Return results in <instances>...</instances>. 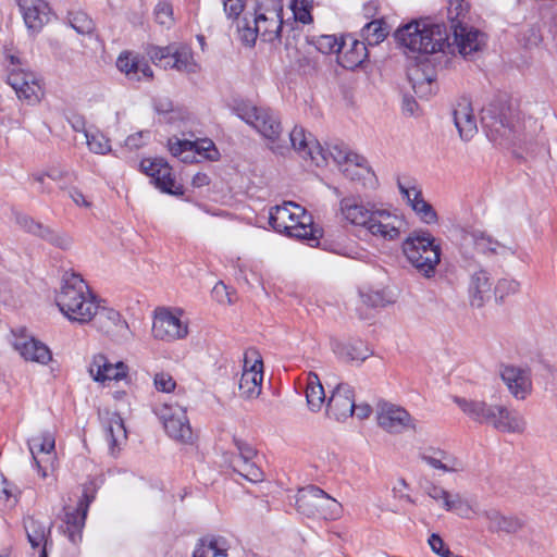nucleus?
Instances as JSON below:
<instances>
[{
  "instance_id": "obj_1",
  "label": "nucleus",
  "mask_w": 557,
  "mask_h": 557,
  "mask_svg": "<svg viewBox=\"0 0 557 557\" xmlns=\"http://www.w3.org/2000/svg\"><path fill=\"white\" fill-rule=\"evenodd\" d=\"M55 304L70 321L86 324L97 313L99 301L81 275L65 273Z\"/></svg>"
},
{
  "instance_id": "obj_2",
  "label": "nucleus",
  "mask_w": 557,
  "mask_h": 557,
  "mask_svg": "<svg viewBox=\"0 0 557 557\" xmlns=\"http://www.w3.org/2000/svg\"><path fill=\"white\" fill-rule=\"evenodd\" d=\"M481 123L488 139L499 146H521L527 141L518 116L502 99L494 100L482 109Z\"/></svg>"
},
{
  "instance_id": "obj_3",
  "label": "nucleus",
  "mask_w": 557,
  "mask_h": 557,
  "mask_svg": "<svg viewBox=\"0 0 557 557\" xmlns=\"http://www.w3.org/2000/svg\"><path fill=\"white\" fill-rule=\"evenodd\" d=\"M395 40L405 53L431 54L449 45V35L444 24L426 21H411L394 33Z\"/></svg>"
},
{
  "instance_id": "obj_4",
  "label": "nucleus",
  "mask_w": 557,
  "mask_h": 557,
  "mask_svg": "<svg viewBox=\"0 0 557 557\" xmlns=\"http://www.w3.org/2000/svg\"><path fill=\"white\" fill-rule=\"evenodd\" d=\"M234 113L251 126L267 141V147L276 154L284 156L289 146L282 138L283 127L278 115L268 107H259L250 101H239Z\"/></svg>"
},
{
  "instance_id": "obj_5",
  "label": "nucleus",
  "mask_w": 557,
  "mask_h": 557,
  "mask_svg": "<svg viewBox=\"0 0 557 557\" xmlns=\"http://www.w3.org/2000/svg\"><path fill=\"white\" fill-rule=\"evenodd\" d=\"M269 223L278 233L319 244L320 231L313 226V218L301 206L287 201L270 209Z\"/></svg>"
},
{
  "instance_id": "obj_6",
  "label": "nucleus",
  "mask_w": 557,
  "mask_h": 557,
  "mask_svg": "<svg viewBox=\"0 0 557 557\" xmlns=\"http://www.w3.org/2000/svg\"><path fill=\"white\" fill-rule=\"evenodd\" d=\"M403 252L408 262L424 277L435 274L441 261V246L436 238L425 230L411 232L403 242Z\"/></svg>"
},
{
  "instance_id": "obj_7",
  "label": "nucleus",
  "mask_w": 557,
  "mask_h": 557,
  "mask_svg": "<svg viewBox=\"0 0 557 557\" xmlns=\"http://www.w3.org/2000/svg\"><path fill=\"white\" fill-rule=\"evenodd\" d=\"M282 10L283 8L278 5L265 12L257 11L253 27L246 20L238 24V34L242 42L251 47L255 45L258 36L269 42L278 39L283 27Z\"/></svg>"
},
{
  "instance_id": "obj_8",
  "label": "nucleus",
  "mask_w": 557,
  "mask_h": 557,
  "mask_svg": "<svg viewBox=\"0 0 557 557\" xmlns=\"http://www.w3.org/2000/svg\"><path fill=\"white\" fill-rule=\"evenodd\" d=\"M297 510L307 517L334 520L342 512V505L315 485L300 488L296 497Z\"/></svg>"
},
{
  "instance_id": "obj_9",
  "label": "nucleus",
  "mask_w": 557,
  "mask_h": 557,
  "mask_svg": "<svg viewBox=\"0 0 557 557\" xmlns=\"http://www.w3.org/2000/svg\"><path fill=\"white\" fill-rule=\"evenodd\" d=\"M156 413L171 438L184 444L193 443L194 432L186 413V408L180 405L164 404L156 409Z\"/></svg>"
},
{
  "instance_id": "obj_10",
  "label": "nucleus",
  "mask_w": 557,
  "mask_h": 557,
  "mask_svg": "<svg viewBox=\"0 0 557 557\" xmlns=\"http://www.w3.org/2000/svg\"><path fill=\"white\" fill-rule=\"evenodd\" d=\"M377 424L391 434L417 431L418 421L401 406L380 401L376 407Z\"/></svg>"
},
{
  "instance_id": "obj_11",
  "label": "nucleus",
  "mask_w": 557,
  "mask_h": 557,
  "mask_svg": "<svg viewBox=\"0 0 557 557\" xmlns=\"http://www.w3.org/2000/svg\"><path fill=\"white\" fill-rule=\"evenodd\" d=\"M14 220L24 232L38 237L59 249L66 250L72 246L73 240L69 234L54 230L49 225H45L41 222L36 221L30 215L22 212H14Z\"/></svg>"
},
{
  "instance_id": "obj_12",
  "label": "nucleus",
  "mask_w": 557,
  "mask_h": 557,
  "mask_svg": "<svg viewBox=\"0 0 557 557\" xmlns=\"http://www.w3.org/2000/svg\"><path fill=\"white\" fill-rule=\"evenodd\" d=\"M188 334L187 323L168 308H157L153 314L152 336L156 339L173 342Z\"/></svg>"
},
{
  "instance_id": "obj_13",
  "label": "nucleus",
  "mask_w": 557,
  "mask_h": 557,
  "mask_svg": "<svg viewBox=\"0 0 557 557\" xmlns=\"http://www.w3.org/2000/svg\"><path fill=\"white\" fill-rule=\"evenodd\" d=\"M404 220L395 211L375 208L366 230L383 240H395L400 236Z\"/></svg>"
},
{
  "instance_id": "obj_14",
  "label": "nucleus",
  "mask_w": 557,
  "mask_h": 557,
  "mask_svg": "<svg viewBox=\"0 0 557 557\" xmlns=\"http://www.w3.org/2000/svg\"><path fill=\"white\" fill-rule=\"evenodd\" d=\"M450 30L454 41L449 45L454 46L453 51L456 49L465 59L471 58L485 46V34L472 26L458 22L450 26Z\"/></svg>"
},
{
  "instance_id": "obj_15",
  "label": "nucleus",
  "mask_w": 557,
  "mask_h": 557,
  "mask_svg": "<svg viewBox=\"0 0 557 557\" xmlns=\"http://www.w3.org/2000/svg\"><path fill=\"white\" fill-rule=\"evenodd\" d=\"M91 322L103 334L112 337L116 342L126 341L131 331L127 322L122 318L119 311L97 306V313L92 317Z\"/></svg>"
},
{
  "instance_id": "obj_16",
  "label": "nucleus",
  "mask_w": 557,
  "mask_h": 557,
  "mask_svg": "<svg viewBox=\"0 0 557 557\" xmlns=\"http://www.w3.org/2000/svg\"><path fill=\"white\" fill-rule=\"evenodd\" d=\"M141 168L161 191L175 196L184 194L183 186L176 184L171 168L164 160H144Z\"/></svg>"
},
{
  "instance_id": "obj_17",
  "label": "nucleus",
  "mask_w": 557,
  "mask_h": 557,
  "mask_svg": "<svg viewBox=\"0 0 557 557\" xmlns=\"http://www.w3.org/2000/svg\"><path fill=\"white\" fill-rule=\"evenodd\" d=\"M94 500V495L84 490L76 508L65 507L64 523L66 525V534L73 544L82 541V533L85 527V521L90 504Z\"/></svg>"
},
{
  "instance_id": "obj_18",
  "label": "nucleus",
  "mask_w": 557,
  "mask_h": 557,
  "mask_svg": "<svg viewBox=\"0 0 557 557\" xmlns=\"http://www.w3.org/2000/svg\"><path fill=\"white\" fill-rule=\"evenodd\" d=\"M500 376L516 399L523 400L531 394L532 377L530 369L508 364L502 369Z\"/></svg>"
},
{
  "instance_id": "obj_19",
  "label": "nucleus",
  "mask_w": 557,
  "mask_h": 557,
  "mask_svg": "<svg viewBox=\"0 0 557 557\" xmlns=\"http://www.w3.org/2000/svg\"><path fill=\"white\" fill-rule=\"evenodd\" d=\"M55 438L52 432L44 431L28 441V447L41 478L48 476L47 463L51 462Z\"/></svg>"
},
{
  "instance_id": "obj_20",
  "label": "nucleus",
  "mask_w": 557,
  "mask_h": 557,
  "mask_svg": "<svg viewBox=\"0 0 557 557\" xmlns=\"http://www.w3.org/2000/svg\"><path fill=\"white\" fill-rule=\"evenodd\" d=\"M355 411L354 389L346 383H339L333 391L327 404L326 412L330 417L341 421L351 417Z\"/></svg>"
},
{
  "instance_id": "obj_21",
  "label": "nucleus",
  "mask_w": 557,
  "mask_h": 557,
  "mask_svg": "<svg viewBox=\"0 0 557 557\" xmlns=\"http://www.w3.org/2000/svg\"><path fill=\"white\" fill-rule=\"evenodd\" d=\"M116 67L133 82L149 81L153 73L148 62L132 52H122L116 60Z\"/></svg>"
},
{
  "instance_id": "obj_22",
  "label": "nucleus",
  "mask_w": 557,
  "mask_h": 557,
  "mask_svg": "<svg viewBox=\"0 0 557 557\" xmlns=\"http://www.w3.org/2000/svg\"><path fill=\"white\" fill-rule=\"evenodd\" d=\"M290 147L297 151L304 159L309 158L318 161V156L325 160L324 149L320 143L310 133L300 126H295L289 133Z\"/></svg>"
},
{
  "instance_id": "obj_23",
  "label": "nucleus",
  "mask_w": 557,
  "mask_h": 557,
  "mask_svg": "<svg viewBox=\"0 0 557 557\" xmlns=\"http://www.w3.org/2000/svg\"><path fill=\"white\" fill-rule=\"evenodd\" d=\"M374 209V206L363 205L356 197H345L339 201L341 216L351 225L363 228L369 224Z\"/></svg>"
},
{
  "instance_id": "obj_24",
  "label": "nucleus",
  "mask_w": 557,
  "mask_h": 557,
  "mask_svg": "<svg viewBox=\"0 0 557 557\" xmlns=\"http://www.w3.org/2000/svg\"><path fill=\"white\" fill-rule=\"evenodd\" d=\"M399 190L408 205L418 215V218L425 224H435L438 216L431 203L424 200L422 191L416 186L406 187L400 182L398 183Z\"/></svg>"
},
{
  "instance_id": "obj_25",
  "label": "nucleus",
  "mask_w": 557,
  "mask_h": 557,
  "mask_svg": "<svg viewBox=\"0 0 557 557\" xmlns=\"http://www.w3.org/2000/svg\"><path fill=\"white\" fill-rule=\"evenodd\" d=\"M454 400L461 411L472 421L493 426L497 405L462 397H455Z\"/></svg>"
},
{
  "instance_id": "obj_26",
  "label": "nucleus",
  "mask_w": 557,
  "mask_h": 557,
  "mask_svg": "<svg viewBox=\"0 0 557 557\" xmlns=\"http://www.w3.org/2000/svg\"><path fill=\"white\" fill-rule=\"evenodd\" d=\"M89 373L97 382L119 381L126 376L127 366L122 361L111 363L106 356L97 355L89 366Z\"/></svg>"
},
{
  "instance_id": "obj_27",
  "label": "nucleus",
  "mask_w": 557,
  "mask_h": 557,
  "mask_svg": "<svg viewBox=\"0 0 557 557\" xmlns=\"http://www.w3.org/2000/svg\"><path fill=\"white\" fill-rule=\"evenodd\" d=\"M493 428L499 432L521 434L527 428V421L518 410L497 405Z\"/></svg>"
},
{
  "instance_id": "obj_28",
  "label": "nucleus",
  "mask_w": 557,
  "mask_h": 557,
  "mask_svg": "<svg viewBox=\"0 0 557 557\" xmlns=\"http://www.w3.org/2000/svg\"><path fill=\"white\" fill-rule=\"evenodd\" d=\"M23 527L32 548L48 549L51 544L52 522L46 524L34 516H26L23 519Z\"/></svg>"
},
{
  "instance_id": "obj_29",
  "label": "nucleus",
  "mask_w": 557,
  "mask_h": 557,
  "mask_svg": "<svg viewBox=\"0 0 557 557\" xmlns=\"http://www.w3.org/2000/svg\"><path fill=\"white\" fill-rule=\"evenodd\" d=\"M13 345L25 360L36 361L42 364L51 360L49 348L41 342L28 337L24 334V331H22L21 335L15 337Z\"/></svg>"
},
{
  "instance_id": "obj_30",
  "label": "nucleus",
  "mask_w": 557,
  "mask_h": 557,
  "mask_svg": "<svg viewBox=\"0 0 557 557\" xmlns=\"http://www.w3.org/2000/svg\"><path fill=\"white\" fill-rule=\"evenodd\" d=\"M263 382V361L255 359L253 366L247 371H243L239 380V395L244 399H255L259 397Z\"/></svg>"
},
{
  "instance_id": "obj_31",
  "label": "nucleus",
  "mask_w": 557,
  "mask_h": 557,
  "mask_svg": "<svg viewBox=\"0 0 557 557\" xmlns=\"http://www.w3.org/2000/svg\"><path fill=\"white\" fill-rule=\"evenodd\" d=\"M486 521V528L492 533L513 534L523 528V521L515 516L503 515L497 509H488L481 512Z\"/></svg>"
},
{
  "instance_id": "obj_32",
  "label": "nucleus",
  "mask_w": 557,
  "mask_h": 557,
  "mask_svg": "<svg viewBox=\"0 0 557 557\" xmlns=\"http://www.w3.org/2000/svg\"><path fill=\"white\" fill-rule=\"evenodd\" d=\"M454 123L458 129L459 136L463 140L471 139L478 132L476 120L471 108V103L462 99L459 101L453 112Z\"/></svg>"
},
{
  "instance_id": "obj_33",
  "label": "nucleus",
  "mask_w": 557,
  "mask_h": 557,
  "mask_svg": "<svg viewBox=\"0 0 557 557\" xmlns=\"http://www.w3.org/2000/svg\"><path fill=\"white\" fill-rule=\"evenodd\" d=\"M471 306L481 308L492 297V282L485 270H479L471 275L469 285Z\"/></svg>"
},
{
  "instance_id": "obj_34",
  "label": "nucleus",
  "mask_w": 557,
  "mask_h": 557,
  "mask_svg": "<svg viewBox=\"0 0 557 557\" xmlns=\"http://www.w3.org/2000/svg\"><path fill=\"white\" fill-rule=\"evenodd\" d=\"M419 457L432 468L444 472H458L463 470V463L459 459L441 449L426 448L420 451Z\"/></svg>"
},
{
  "instance_id": "obj_35",
  "label": "nucleus",
  "mask_w": 557,
  "mask_h": 557,
  "mask_svg": "<svg viewBox=\"0 0 557 557\" xmlns=\"http://www.w3.org/2000/svg\"><path fill=\"white\" fill-rule=\"evenodd\" d=\"M408 79L417 95H426L431 91V84L434 81V71L426 63H417L408 67Z\"/></svg>"
},
{
  "instance_id": "obj_36",
  "label": "nucleus",
  "mask_w": 557,
  "mask_h": 557,
  "mask_svg": "<svg viewBox=\"0 0 557 557\" xmlns=\"http://www.w3.org/2000/svg\"><path fill=\"white\" fill-rule=\"evenodd\" d=\"M106 438L112 455L120 449L122 443L126 441V429L120 414L113 413L104 423Z\"/></svg>"
},
{
  "instance_id": "obj_37",
  "label": "nucleus",
  "mask_w": 557,
  "mask_h": 557,
  "mask_svg": "<svg viewBox=\"0 0 557 557\" xmlns=\"http://www.w3.org/2000/svg\"><path fill=\"white\" fill-rule=\"evenodd\" d=\"M326 152L334 160V162L341 166V169L350 162L351 164L361 166L359 170L368 172L366 168V158L349 151V149L344 144H333L327 148L326 151L324 150L325 156Z\"/></svg>"
},
{
  "instance_id": "obj_38",
  "label": "nucleus",
  "mask_w": 557,
  "mask_h": 557,
  "mask_svg": "<svg viewBox=\"0 0 557 557\" xmlns=\"http://www.w3.org/2000/svg\"><path fill=\"white\" fill-rule=\"evenodd\" d=\"M475 249L484 255H512L511 247L500 244L483 232L474 231L471 234Z\"/></svg>"
},
{
  "instance_id": "obj_39",
  "label": "nucleus",
  "mask_w": 557,
  "mask_h": 557,
  "mask_svg": "<svg viewBox=\"0 0 557 557\" xmlns=\"http://www.w3.org/2000/svg\"><path fill=\"white\" fill-rule=\"evenodd\" d=\"M306 398L311 411H319L325 401L324 388L315 373H309L306 387Z\"/></svg>"
},
{
  "instance_id": "obj_40",
  "label": "nucleus",
  "mask_w": 557,
  "mask_h": 557,
  "mask_svg": "<svg viewBox=\"0 0 557 557\" xmlns=\"http://www.w3.org/2000/svg\"><path fill=\"white\" fill-rule=\"evenodd\" d=\"M389 27L383 20H373L366 24L361 30L362 39L368 46H377L388 35Z\"/></svg>"
},
{
  "instance_id": "obj_41",
  "label": "nucleus",
  "mask_w": 557,
  "mask_h": 557,
  "mask_svg": "<svg viewBox=\"0 0 557 557\" xmlns=\"http://www.w3.org/2000/svg\"><path fill=\"white\" fill-rule=\"evenodd\" d=\"M336 352L347 361H364L372 355V351L361 341L349 342L345 345H338Z\"/></svg>"
},
{
  "instance_id": "obj_42",
  "label": "nucleus",
  "mask_w": 557,
  "mask_h": 557,
  "mask_svg": "<svg viewBox=\"0 0 557 557\" xmlns=\"http://www.w3.org/2000/svg\"><path fill=\"white\" fill-rule=\"evenodd\" d=\"M18 5L22 11L26 26L33 30L40 29L47 20V15L45 13V9L47 8V5L41 2L27 8H25L22 3H20Z\"/></svg>"
},
{
  "instance_id": "obj_43",
  "label": "nucleus",
  "mask_w": 557,
  "mask_h": 557,
  "mask_svg": "<svg viewBox=\"0 0 557 557\" xmlns=\"http://www.w3.org/2000/svg\"><path fill=\"white\" fill-rule=\"evenodd\" d=\"M195 147H197L196 143L189 140H181L177 137L169 139V150L171 154L184 163H191L195 161Z\"/></svg>"
},
{
  "instance_id": "obj_44",
  "label": "nucleus",
  "mask_w": 557,
  "mask_h": 557,
  "mask_svg": "<svg viewBox=\"0 0 557 557\" xmlns=\"http://www.w3.org/2000/svg\"><path fill=\"white\" fill-rule=\"evenodd\" d=\"M232 465L234 470L249 482L258 483L264 480L263 471L252 459L232 460Z\"/></svg>"
},
{
  "instance_id": "obj_45",
  "label": "nucleus",
  "mask_w": 557,
  "mask_h": 557,
  "mask_svg": "<svg viewBox=\"0 0 557 557\" xmlns=\"http://www.w3.org/2000/svg\"><path fill=\"white\" fill-rule=\"evenodd\" d=\"M359 165L357 166L349 162L342 168V171L344 175L349 180L361 182L364 187H373L376 183V178L368 162L366 161V168L368 172H363L359 170Z\"/></svg>"
},
{
  "instance_id": "obj_46",
  "label": "nucleus",
  "mask_w": 557,
  "mask_h": 557,
  "mask_svg": "<svg viewBox=\"0 0 557 557\" xmlns=\"http://www.w3.org/2000/svg\"><path fill=\"white\" fill-rule=\"evenodd\" d=\"M171 66L181 72L195 73L197 64L194 61L191 51L186 48H176L173 52Z\"/></svg>"
},
{
  "instance_id": "obj_47",
  "label": "nucleus",
  "mask_w": 557,
  "mask_h": 557,
  "mask_svg": "<svg viewBox=\"0 0 557 557\" xmlns=\"http://www.w3.org/2000/svg\"><path fill=\"white\" fill-rule=\"evenodd\" d=\"M314 45L320 52L331 54L341 53L346 48L347 41L335 35H321L315 39Z\"/></svg>"
},
{
  "instance_id": "obj_48",
  "label": "nucleus",
  "mask_w": 557,
  "mask_h": 557,
  "mask_svg": "<svg viewBox=\"0 0 557 557\" xmlns=\"http://www.w3.org/2000/svg\"><path fill=\"white\" fill-rule=\"evenodd\" d=\"M88 149L97 154H106L111 151L109 139L99 131L85 132Z\"/></svg>"
},
{
  "instance_id": "obj_49",
  "label": "nucleus",
  "mask_w": 557,
  "mask_h": 557,
  "mask_svg": "<svg viewBox=\"0 0 557 557\" xmlns=\"http://www.w3.org/2000/svg\"><path fill=\"white\" fill-rule=\"evenodd\" d=\"M211 557H227L228 542L222 536L208 535L201 539Z\"/></svg>"
},
{
  "instance_id": "obj_50",
  "label": "nucleus",
  "mask_w": 557,
  "mask_h": 557,
  "mask_svg": "<svg viewBox=\"0 0 557 557\" xmlns=\"http://www.w3.org/2000/svg\"><path fill=\"white\" fill-rule=\"evenodd\" d=\"M313 0H292L290 9L294 13L295 20L309 24L312 22L311 9Z\"/></svg>"
},
{
  "instance_id": "obj_51",
  "label": "nucleus",
  "mask_w": 557,
  "mask_h": 557,
  "mask_svg": "<svg viewBox=\"0 0 557 557\" xmlns=\"http://www.w3.org/2000/svg\"><path fill=\"white\" fill-rule=\"evenodd\" d=\"M469 11V3L466 0H448L447 14L450 26L454 23L462 22Z\"/></svg>"
},
{
  "instance_id": "obj_52",
  "label": "nucleus",
  "mask_w": 557,
  "mask_h": 557,
  "mask_svg": "<svg viewBox=\"0 0 557 557\" xmlns=\"http://www.w3.org/2000/svg\"><path fill=\"white\" fill-rule=\"evenodd\" d=\"M41 94V86L36 77L34 75V79L27 81V85H24L21 90L16 92V96L20 99H24L29 103H36L39 101Z\"/></svg>"
},
{
  "instance_id": "obj_53",
  "label": "nucleus",
  "mask_w": 557,
  "mask_h": 557,
  "mask_svg": "<svg viewBox=\"0 0 557 557\" xmlns=\"http://www.w3.org/2000/svg\"><path fill=\"white\" fill-rule=\"evenodd\" d=\"M350 40V50L345 52V57L349 58V63L352 64H359L361 63L366 58V51L368 44L363 41H359L352 38H349Z\"/></svg>"
},
{
  "instance_id": "obj_54",
  "label": "nucleus",
  "mask_w": 557,
  "mask_h": 557,
  "mask_svg": "<svg viewBox=\"0 0 557 557\" xmlns=\"http://www.w3.org/2000/svg\"><path fill=\"white\" fill-rule=\"evenodd\" d=\"M34 73L24 70H12L8 75V84L17 92L27 81L34 79Z\"/></svg>"
},
{
  "instance_id": "obj_55",
  "label": "nucleus",
  "mask_w": 557,
  "mask_h": 557,
  "mask_svg": "<svg viewBox=\"0 0 557 557\" xmlns=\"http://www.w3.org/2000/svg\"><path fill=\"white\" fill-rule=\"evenodd\" d=\"M153 385L157 391L162 393H170L174 391L176 382L173 376L165 372H159L154 374Z\"/></svg>"
},
{
  "instance_id": "obj_56",
  "label": "nucleus",
  "mask_w": 557,
  "mask_h": 557,
  "mask_svg": "<svg viewBox=\"0 0 557 557\" xmlns=\"http://www.w3.org/2000/svg\"><path fill=\"white\" fill-rule=\"evenodd\" d=\"M520 284L512 278H502L495 286V295L503 299L507 295L516 294L519 290Z\"/></svg>"
},
{
  "instance_id": "obj_57",
  "label": "nucleus",
  "mask_w": 557,
  "mask_h": 557,
  "mask_svg": "<svg viewBox=\"0 0 557 557\" xmlns=\"http://www.w3.org/2000/svg\"><path fill=\"white\" fill-rule=\"evenodd\" d=\"M360 297L363 304L373 308L383 307L386 302L384 293L380 290L360 292Z\"/></svg>"
},
{
  "instance_id": "obj_58",
  "label": "nucleus",
  "mask_w": 557,
  "mask_h": 557,
  "mask_svg": "<svg viewBox=\"0 0 557 557\" xmlns=\"http://www.w3.org/2000/svg\"><path fill=\"white\" fill-rule=\"evenodd\" d=\"M172 7L166 2H160L154 9L156 21L160 25L170 26L172 23Z\"/></svg>"
},
{
  "instance_id": "obj_59",
  "label": "nucleus",
  "mask_w": 557,
  "mask_h": 557,
  "mask_svg": "<svg viewBox=\"0 0 557 557\" xmlns=\"http://www.w3.org/2000/svg\"><path fill=\"white\" fill-rule=\"evenodd\" d=\"M149 138V132H137L135 134H132L129 135L126 139H125V146L127 148H129L131 150L133 149H138L140 147H143L146 143V139Z\"/></svg>"
},
{
  "instance_id": "obj_60",
  "label": "nucleus",
  "mask_w": 557,
  "mask_h": 557,
  "mask_svg": "<svg viewBox=\"0 0 557 557\" xmlns=\"http://www.w3.org/2000/svg\"><path fill=\"white\" fill-rule=\"evenodd\" d=\"M429 545L435 554L442 557H444L445 555H450L449 548L446 547L443 539L436 533L431 534V536L429 537Z\"/></svg>"
},
{
  "instance_id": "obj_61",
  "label": "nucleus",
  "mask_w": 557,
  "mask_h": 557,
  "mask_svg": "<svg viewBox=\"0 0 557 557\" xmlns=\"http://www.w3.org/2000/svg\"><path fill=\"white\" fill-rule=\"evenodd\" d=\"M226 15L228 17H238L244 10L243 0H222Z\"/></svg>"
},
{
  "instance_id": "obj_62",
  "label": "nucleus",
  "mask_w": 557,
  "mask_h": 557,
  "mask_svg": "<svg viewBox=\"0 0 557 557\" xmlns=\"http://www.w3.org/2000/svg\"><path fill=\"white\" fill-rule=\"evenodd\" d=\"M235 445L239 451L238 456L234 457L233 460H248L253 459L256 450L247 443L236 440Z\"/></svg>"
},
{
  "instance_id": "obj_63",
  "label": "nucleus",
  "mask_w": 557,
  "mask_h": 557,
  "mask_svg": "<svg viewBox=\"0 0 557 557\" xmlns=\"http://www.w3.org/2000/svg\"><path fill=\"white\" fill-rule=\"evenodd\" d=\"M442 506L447 511L455 510V511H459L461 513L465 503L461 499L460 495L456 494L453 496V495L448 494L447 498L445 499V502Z\"/></svg>"
},
{
  "instance_id": "obj_64",
  "label": "nucleus",
  "mask_w": 557,
  "mask_h": 557,
  "mask_svg": "<svg viewBox=\"0 0 557 557\" xmlns=\"http://www.w3.org/2000/svg\"><path fill=\"white\" fill-rule=\"evenodd\" d=\"M425 493L434 500L442 502L444 504L445 499L448 496V492L441 486H436L434 484H430L425 487Z\"/></svg>"
}]
</instances>
